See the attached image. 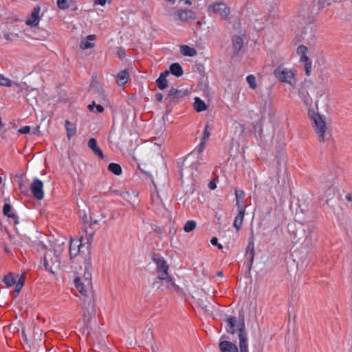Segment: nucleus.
<instances>
[{
	"label": "nucleus",
	"mask_w": 352,
	"mask_h": 352,
	"mask_svg": "<svg viewBox=\"0 0 352 352\" xmlns=\"http://www.w3.org/2000/svg\"><path fill=\"white\" fill-rule=\"evenodd\" d=\"M240 319L241 322L239 324L240 352H248L247 332L245 329L243 317ZM219 346L221 352H239L236 345L229 341H221Z\"/></svg>",
	"instance_id": "f257e3e1"
},
{
	"label": "nucleus",
	"mask_w": 352,
	"mask_h": 352,
	"mask_svg": "<svg viewBox=\"0 0 352 352\" xmlns=\"http://www.w3.org/2000/svg\"><path fill=\"white\" fill-rule=\"evenodd\" d=\"M152 258L157 265V278L161 280H166L173 287L175 291H179V287L175 283L173 278L168 275L169 266L165 259L155 253L153 254Z\"/></svg>",
	"instance_id": "f03ea898"
},
{
	"label": "nucleus",
	"mask_w": 352,
	"mask_h": 352,
	"mask_svg": "<svg viewBox=\"0 0 352 352\" xmlns=\"http://www.w3.org/2000/svg\"><path fill=\"white\" fill-rule=\"evenodd\" d=\"M309 113L313 123V126L318 136L320 142H324L325 140L329 139L331 134L329 131H327L326 122L322 116L314 111L312 113L309 111Z\"/></svg>",
	"instance_id": "7ed1b4c3"
},
{
	"label": "nucleus",
	"mask_w": 352,
	"mask_h": 352,
	"mask_svg": "<svg viewBox=\"0 0 352 352\" xmlns=\"http://www.w3.org/2000/svg\"><path fill=\"white\" fill-rule=\"evenodd\" d=\"M60 265V253L56 250H48L44 256V266L45 269L54 274V269H58Z\"/></svg>",
	"instance_id": "20e7f679"
},
{
	"label": "nucleus",
	"mask_w": 352,
	"mask_h": 352,
	"mask_svg": "<svg viewBox=\"0 0 352 352\" xmlns=\"http://www.w3.org/2000/svg\"><path fill=\"white\" fill-rule=\"evenodd\" d=\"M314 8H315L311 0H306L301 3L298 14L299 16L302 17L305 23H312L314 21L315 16L318 14L312 12L314 11Z\"/></svg>",
	"instance_id": "39448f33"
},
{
	"label": "nucleus",
	"mask_w": 352,
	"mask_h": 352,
	"mask_svg": "<svg viewBox=\"0 0 352 352\" xmlns=\"http://www.w3.org/2000/svg\"><path fill=\"white\" fill-rule=\"evenodd\" d=\"M74 283L78 291L84 296H86L87 289H90L92 285L91 274L87 267H85L83 276L76 277Z\"/></svg>",
	"instance_id": "423d86ee"
},
{
	"label": "nucleus",
	"mask_w": 352,
	"mask_h": 352,
	"mask_svg": "<svg viewBox=\"0 0 352 352\" xmlns=\"http://www.w3.org/2000/svg\"><path fill=\"white\" fill-rule=\"evenodd\" d=\"M274 74L280 82H287L292 86H294L296 82L294 73L292 70L283 68L282 66H279L275 69Z\"/></svg>",
	"instance_id": "0eeeda50"
},
{
	"label": "nucleus",
	"mask_w": 352,
	"mask_h": 352,
	"mask_svg": "<svg viewBox=\"0 0 352 352\" xmlns=\"http://www.w3.org/2000/svg\"><path fill=\"white\" fill-rule=\"evenodd\" d=\"M241 317H243V321L245 322V316L243 312L239 313L238 319L233 316H229L226 318V330L228 333L234 334L236 332H238V336L239 337V324H240V318ZM244 324L245 325V322Z\"/></svg>",
	"instance_id": "6e6552de"
},
{
	"label": "nucleus",
	"mask_w": 352,
	"mask_h": 352,
	"mask_svg": "<svg viewBox=\"0 0 352 352\" xmlns=\"http://www.w3.org/2000/svg\"><path fill=\"white\" fill-rule=\"evenodd\" d=\"M208 11L219 14L222 19H227L230 14V8L224 2H216L208 6Z\"/></svg>",
	"instance_id": "1a4fd4ad"
},
{
	"label": "nucleus",
	"mask_w": 352,
	"mask_h": 352,
	"mask_svg": "<svg viewBox=\"0 0 352 352\" xmlns=\"http://www.w3.org/2000/svg\"><path fill=\"white\" fill-rule=\"evenodd\" d=\"M43 183L38 179L35 178L30 185V190L34 198L41 200L44 197Z\"/></svg>",
	"instance_id": "9d476101"
},
{
	"label": "nucleus",
	"mask_w": 352,
	"mask_h": 352,
	"mask_svg": "<svg viewBox=\"0 0 352 352\" xmlns=\"http://www.w3.org/2000/svg\"><path fill=\"white\" fill-rule=\"evenodd\" d=\"M186 96V92L175 88H171L166 98L169 104L177 103L179 100Z\"/></svg>",
	"instance_id": "9b49d317"
},
{
	"label": "nucleus",
	"mask_w": 352,
	"mask_h": 352,
	"mask_svg": "<svg viewBox=\"0 0 352 352\" xmlns=\"http://www.w3.org/2000/svg\"><path fill=\"white\" fill-rule=\"evenodd\" d=\"M41 12L40 6H37L34 8L32 11L31 15L26 21V24L30 26L35 27L40 21L39 13Z\"/></svg>",
	"instance_id": "f8f14e48"
},
{
	"label": "nucleus",
	"mask_w": 352,
	"mask_h": 352,
	"mask_svg": "<svg viewBox=\"0 0 352 352\" xmlns=\"http://www.w3.org/2000/svg\"><path fill=\"white\" fill-rule=\"evenodd\" d=\"M88 147L93 151V153L97 155L100 159H104V156L102 150L99 148L97 144V141L95 138H91L89 140L87 143Z\"/></svg>",
	"instance_id": "ddd939ff"
},
{
	"label": "nucleus",
	"mask_w": 352,
	"mask_h": 352,
	"mask_svg": "<svg viewBox=\"0 0 352 352\" xmlns=\"http://www.w3.org/2000/svg\"><path fill=\"white\" fill-rule=\"evenodd\" d=\"M81 244L82 243L78 240H71L69 245V255L71 259H72L79 254L80 247Z\"/></svg>",
	"instance_id": "4468645a"
},
{
	"label": "nucleus",
	"mask_w": 352,
	"mask_h": 352,
	"mask_svg": "<svg viewBox=\"0 0 352 352\" xmlns=\"http://www.w3.org/2000/svg\"><path fill=\"white\" fill-rule=\"evenodd\" d=\"M129 79V73L127 69L120 72L116 76V82L119 86H124Z\"/></svg>",
	"instance_id": "2eb2a0df"
},
{
	"label": "nucleus",
	"mask_w": 352,
	"mask_h": 352,
	"mask_svg": "<svg viewBox=\"0 0 352 352\" xmlns=\"http://www.w3.org/2000/svg\"><path fill=\"white\" fill-rule=\"evenodd\" d=\"M236 205L238 209H245L246 206L244 205L245 192L243 190H235Z\"/></svg>",
	"instance_id": "dca6fc26"
},
{
	"label": "nucleus",
	"mask_w": 352,
	"mask_h": 352,
	"mask_svg": "<svg viewBox=\"0 0 352 352\" xmlns=\"http://www.w3.org/2000/svg\"><path fill=\"white\" fill-rule=\"evenodd\" d=\"M233 53L236 55L242 50L243 47V41L239 36H234L232 37Z\"/></svg>",
	"instance_id": "f3484780"
},
{
	"label": "nucleus",
	"mask_w": 352,
	"mask_h": 352,
	"mask_svg": "<svg viewBox=\"0 0 352 352\" xmlns=\"http://www.w3.org/2000/svg\"><path fill=\"white\" fill-rule=\"evenodd\" d=\"M245 213V209H238V213L236 216L233 226L236 228V231L240 230L243 224V218Z\"/></svg>",
	"instance_id": "a211bd4d"
},
{
	"label": "nucleus",
	"mask_w": 352,
	"mask_h": 352,
	"mask_svg": "<svg viewBox=\"0 0 352 352\" xmlns=\"http://www.w3.org/2000/svg\"><path fill=\"white\" fill-rule=\"evenodd\" d=\"M179 18L183 21H188L189 20L195 19V12L191 10H181L178 13Z\"/></svg>",
	"instance_id": "6ab92c4d"
},
{
	"label": "nucleus",
	"mask_w": 352,
	"mask_h": 352,
	"mask_svg": "<svg viewBox=\"0 0 352 352\" xmlns=\"http://www.w3.org/2000/svg\"><path fill=\"white\" fill-rule=\"evenodd\" d=\"M12 207L10 204H5L3 207V213L8 218L12 219L15 223H18V217L15 213L12 212Z\"/></svg>",
	"instance_id": "aec40b11"
},
{
	"label": "nucleus",
	"mask_w": 352,
	"mask_h": 352,
	"mask_svg": "<svg viewBox=\"0 0 352 352\" xmlns=\"http://www.w3.org/2000/svg\"><path fill=\"white\" fill-rule=\"evenodd\" d=\"M65 129L67 131V136L69 140L72 136H74L76 133V124L72 123L69 120H65Z\"/></svg>",
	"instance_id": "412c9836"
},
{
	"label": "nucleus",
	"mask_w": 352,
	"mask_h": 352,
	"mask_svg": "<svg viewBox=\"0 0 352 352\" xmlns=\"http://www.w3.org/2000/svg\"><path fill=\"white\" fill-rule=\"evenodd\" d=\"M169 69L170 73L177 77L182 76L184 73L182 66L177 63L171 64Z\"/></svg>",
	"instance_id": "4be33fe9"
},
{
	"label": "nucleus",
	"mask_w": 352,
	"mask_h": 352,
	"mask_svg": "<svg viewBox=\"0 0 352 352\" xmlns=\"http://www.w3.org/2000/svg\"><path fill=\"white\" fill-rule=\"evenodd\" d=\"M106 216L103 214H96L94 212H91L90 213V225L94 226L95 224H98L99 222H100L102 220H103Z\"/></svg>",
	"instance_id": "5701e85b"
},
{
	"label": "nucleus",
	"mask_w": 352,
	"mask_h": 352,
	"mask_svg": "<svg viewBox=\"0 0 352 352\" xmlns=\"http://www.w3.org/2000/svg\"><path fill=\"white\" fill-rule=\"evenodd\" d=\"M180 52L184 56H188L190 57L195 56L197 54V50L195 48L190 47L188 45H182Z\"/></svg>",
	"instance_id": "b1692460"
},
{
	"label": "nucleus",
	"mask_w": 352,
	"mask_h": 352,
	"mask_svg": "<svg viewBox=\"0 0 352 352\" xmlns=\"http://www.w3.org/2000/svg\"><path fill=\"white\" fill-rule=\"evenodd\" d=\"M194 108L197 112L205 111L207 109V105L205 102L198 97L195 98Z\"/></svg>",
	"instance_id": "393cba45"
},
{
	"label": "nucleus",
	"mask_w": 352,
	"mask_h": 352,
	"mask_svg": "<svg viewBox=\"0 0 352 352\" xmlns=\"http://www.w3.org/2000/svg\"><path fill=\"white\" fill-rule=\"evenodd\" d=\"M300 94L303 99V102L307 107H311L313 100L312 98L309 96L308 93L304 89L300 91Z\"/></svg>",
	"instance_id": "a878e982"
},
{
	"label": "nucleus",
	"mask_w": 352,
	"mask_h": 352,
	"mask_svg": "<svg viewBox=\"0 0 352 352\" xmlns=\"http://www.w3.org/2000/svg\"><path fill=\"white\" fill-rule=\"evenodd\" d=\"M3 283L7 287H12L16 283V279L12 273H8L3 279Z\"/></svg>",
	"instance_id": "bb28decb"
},
{
	"label": "nucleus",
	"mask_w": 352,
	"mask_h": 352,
	"mask_svg": "<svg viewBox=\"0 0 352 352\" xmlns=\"http://www.w3.org/2000/svg\"><path fill=\"white\" fill-rule=\"evenodd\" d=\"M311 1L315 8H314V11L312 12L314 13H318L326 4L325 0H311Z\"/></svg>",
	"instance_id": "cd10ccee"
},
{
	"label": "nucleus",
	"mask_w": 352,
	"mask_h": 352,
	"mask_svg": "<svg viewBox=\"0 0 352 352\" xmlns=\"http://www.w3.org/2000/svg\"><path fill=\"white\" fill-rule=\"evenodd\" d=\"M108 170L116 175H120L122 173V168L117 163H110L108 166Z\"/></svg>",
	"instance_id": "c85d7f7f"
},
{
	"label": "nucleus",
	"mask_w": 352,
	"mask_h": 352,
	"mask_svg": "<svg viewBox=\"0 0 352 352\" xmlns=\"http://www.w3.org/2000/svg\"><path fill=\"white\" fill-rule=\"evenodd\" d=\"M245 256L247 260L252 256H254V245L253 242H249L248 244Z\"/></svg>",
	"instance_id": "c756f323"
},
{
	"label": "nucleus",
	"mask_w": 352,
	"mask_h": 352,
	"mask_svg": "<svg viewBox=\"0 0 352 352\" xmlns=\"http://www.w3.org/2000/svg\"><path fill=\"white\" fill-rule=\"evenodd\" d=\"M157 86L160 89H164L168 87V80L164 76H159L156 80Z\"/></svg>",
	"instance_id": "7c9ffc66"
},
{
	"label": "nucleus",
	"mask_w": 352,
	"mask_h": 352,
	"mask_svg": "<svg viewBox=\"0 0 352 352\" xmlns=\"http://www.w3.org/2000/svg\"><path fill=\"white\" fill-rule=\"evenodd\" d=\"M196 226H197V223L195 221H192V220L188 221H186V223H185V225L184 226V230L186 232H190L192 231L193 230H195V228H196Z\"/></svg>",
	"instance_id": "2f4dec72"
},
{
	"label": "nucleus",
	"mask_w": 352,
	"mask_h": 352,
	"mask_svg": "<svg viewBox=\"0 0 352 352\" xmlns=\"http://www.w3.org/2000/svg\"><path fill=\"white\" fill-rule=\"evenodd\" d=\"M246 80L250 87L252 89H255L257 87L255 76L252 74L248 75L246 77Z\"/></svg>",
	"instance_id": "473e14b6"
},
{
	"label": "nucleus",
	"mask_w": 352,
	"mask_h": 352,
	"mask_svg": "<svg viewBox=\"0 0 352 352\" xmlns=\"http://www.w3.org/2000/svg\"><path fill=\"white\" fill-rule=\"evenodd\" d=\"M57 6L60 10L68 9L70 6L68 0H58Z\"/></svg>",
	"instance_id": "72a5a7b5"
},
{
	"label": "nucleus",
	"mask_w": 352,
	"mask_h": 352,
	"mask_svg": "<svg viewBox=\"0 0 352 352\" xmlns=\"http://www.w3.org/2000/svg\"><path fill=\"white\" fill-rule=\"evenodd\" d=\"M0 85L4 87H11L12 81L9 78L0 75Z\"/></svg>",
	"instance_id": "f704fd0d"
},
{
	"label": "nucleus",
	"mask_w": 352,
	"mask_h": 352,
	"mask_svg": "<svg viewBox=\"0 0 352 352\" xmlns=\"http://www.w3.org/2000/svg\"><path fill=\"white\" fill-rule=\"evenodd\" d=\"M254 256H252L247 260V262L245 263L247 268V274L248 276L250 275V272L252 269V266L254 262Z\"/></svg>",
	"instance_id": "c9c22d12"
},
{
	"label": "nucleus",
	"mask_w": 352,
	"mask_h": 352,
	"mask_svg": "<svg viewBox=\"0 0 352 352\" xmlns=\"http://www.w3.org/2000/svg\"><path fill=\"white\" fill-rule=\"evenodd\" d=\"M94 45L90 43L89 41H82L80 44V47L82 50L92 48Z\"/></svg>",
	"instance_id": "e433bc0d"
},
{
	"label": "nucleus",
	"mask_w": 352,
	"mask_h": 352,
	"mask_svg": "<svg viewBox=\"0 0 352 352\" xmlns=\"http://www.w3.org/2000/svg\"><path fill=\"white\" fill-rule=\"evenodd\" d=\"M312 63L311 60L304 63V67L305 70V74L309 76L311 74Z\"/></svg>",
	"instance_id": "4c0bfd02"
},
{
	"label": "nucleus",
	"mask_w": 352,
	"mask_h": 352,
	"mask_svg": "<svg viewBox=\"0 0 352 352\" xmlns=\"http://www.w3.org/2000/svg\"><path fill=\"white\" fill-rule=\"evenodd\" d=\"M19 188L21 193L24 195H28V190L27 186L23 184V182L22 179L19 180Z\"/></svg>",
	"instance_id": "58836bf2"
},
{
	"label": "nucleus",
	"mask_w": 352,
	"mask_h": 352,
	"mask_svg": "<svg viewBox=\"0 0 352 352\" xmlns=\"http://www.w3.org/2000/svg\"><path fill=\"white\" fill-rule=\"evenodd\" d=\"M307 50H308V48L306 46L301 45H299L297 48V54L300 56L306 54L307 52Z\"/></svg>",
	"instance_id": "ea45409f"
},
{
	"label": "nucleus",
	"mask_w": 352,
	"mask_h": 352,
	"mask_svg": "<svg viewBox=\"0 0 352 352\" xmlns=\"http://www.w3.org/2000/svg\"><path fill=\"white\" fill-rule=\"evenodd\" d=\"M206 142L204 140H201L200 144L197 146L196 150L199 154H201L206 147Z\"/></svg>",
	"instance_id": "a19ab883"
},
{
	"label": "nucleus",
	"mask_w": 352,
	"mask_h": 352,
	"mask_svg": "<svg viewBox=\"0 0 352 352\" xmlns=\"http://www.w3.org/2000/svg\"><path fill=\"white\" fill-rule=\"evenodd\" d=\"M15 289L14 291L12 292V295L14 298H16L19 294L20 293L22 287H23V285H20L19 284H16L15 283Z\"/></svg>",
	"instance_id": "79ce46f5"
},
{
	"label": "nucleus",
	"mask_w": 352,
	"mask_h": 352,
	"mask_svg": "<svg viewBox=\"0 0 352 352\" xmlns=\"http://www.w3.org/2000/svg\"><path fill=\"white\" fill-rule=\"evenodd\" d=\"M210 131H208V125L206 124L205 126V129H204V135H203L201 140H204L205 141H207L210 137Z\"/></svg>",
	"instance_id": "37998d69"
},
{
	"label": "nucleus",
	"mask_w": 352,
	"mask_h": 352,
	"mask_svg": "<svg viewBox=\"0 0 352 352\" xmlns=\"http://www.w3.org/2000/svg\"><path fill=\"white\" fill-rule=\"evenodd\" d=\"M19 133H21V134H27V133H29L30 131V126H23V127H21L19 129Z\"/></svg>",
	"instance_id": "c03bdc74"
},
{
	"label": "nucleus",
	"mask_w": 352,
	"mask_h": 352,
	"mask_svg": "<svg viewBox=\"0 0 352 352\" xmlns=\"http://www.w3.org/2000/svg\"><path fill=\"white\" fill-rule=\"evenodd\" d=\"M210 242L213 245H217L218 249H223V245L221 244L218 243V239L217 237H212L210 240Z\"/></svg>",
	"instance_id": "a18cd8bd"
},
{
	"label": "nucleus",
	"mask_w": 352,
	"mask_h": 352,
	"mask_svg": "<svg viewBox=\"0 0 352 352\" xmlns=\"http://www.w3.org/2000/svg\"><path fill=\"white\" fill-rule=\"evenodd\" d=\"M202 160H203L202 157H198L197 161L195 163H193V164H192V166H193L196 170H197V167H198V166H200L201 164H203Z\"/></svg>",
	"instance_id": "49530a36"
},
{
	"label": "nucleus",
	"mask_w": 352,
	"mask_h": 352,
	"mask_svg": "<svg viewBox=\"0 0 352 352\" xmlns=\"http://www.w3.org/2000/svg\"><path fill=\"white\" fill-rule=\"evenodd\" d=\"M25 279V274H23L19 277V278L18 279L17 281L16 280V283L23 286Z\"/></svg>",
	"instance_id": "de8ad7c7"
},
{
	"label": "nucleus",
	"mask_w": 352,
	"mask_h": 352,
	"mask_svg": "<svg viewBox=\"0 0 352 352\" xmlns=\"http://www.w3.org/2000/svg\"><path fill=\"white\" fill-rule=\"evenodd\" d=\"M89 313L88 311H85L83 314V322L87 324L89 320Z\"/></svg>",
	"instance_id": "09e8293b"
},
{
	"label": "nucleus",
	"mask_w": 352,
	"mask_h": 352,
	"mask_svg": "<svg viewBox=\"0 0 352 352\" xmlns=\"http://www.w3.org/2000/svg\"><path fill=\"white\" fill-rule=\"evenodd\" d=\"M96 92L103 100L105 99V96H104V91L102 89H100V88L97 89Z\"/></svg>",
	"instance_id": "8fccbe9b"
},
{
	"label": "nucleus",
	"mask_w": 352,
	"mask_h": 352,
	"mask_svg": "<svg viewBox=\"0 0 352 352\" xmlns=\"http://www.w3.org/2000/svg\"><path fill=\"white\" fill-rule=\"evenodd\" d=\"M311 60L309 59V58L307 56V54H303V55H300V61L302 63H306V62H308Z\"/></svg>",
	"instance_id": "3c124183"
},
{
	"label": "nucleus",
	"mask_w": 352,
	"mask_h": 352,
	"mask_svg": "<svg viewBox=\"0 0 352 352\" xmlns=\"http://www.w3.org/2000/svg\"><path fill=\"white\" fill-rule=\"evenodd\" d=\"M120 197H122L124 199H126L127 197L129 196V193L127 191H122L120 193H118Z\"/></svg>",
	"instance_id": "603ef678"
},
{
	"label": "nucleus",
	"mask_w": 352,
	"mask_h": 352,
	"mask_svg": "<svg viewBox=\"0 0 352 352\" xmlns=\"http://www.w3.org/2000/svg\"><path fill=\"white\" fill-rule=\"evenodd\" d=\"M208 187L211 189V190H214L215 188H216V183H215V181L214 180H212L210 182L209 184H208Z\"/></svg>",
	"instance_id": "864d4df0"
},
{
	"label": "nucleus",
	"mask_w": 352,
	"mask_h": 352,
	"mask_svg": "<svg viewBox=\"0 0 352 352\" xmlns=\"http://www.w3.org/2000/svg\"><path fill=\"white\" fill-rule=\"evenodd\" d=\"M162 98H163V96L162 94L160 93H157L155 94V99L158 102H161L162 100Z\"/></svg>",
	"instance_id": "5fc2aeb1"
},
{
	"label": "nucleus",
	"mask_w": 352,
	"mask_h": 352,
	"mask_svg": "<svg viewBox=\"0 0 352 352\" xmlns=\"http://www.w3.org/2000/svg\"><path fill=\"white\" fill-rule=\"evenodd\" d=\"M96 108V110L98 113H102L104 111V108L102 105L100 104H96L95 105Z\"/></svg>",
	"instance_id": "6e6d98bb"
},
{
	"label": "nucleus",
	"mask_w": 352,
	"mask_h": 352,
	"mask_svg": "<svg viewBox=\"0 0 352 352\" xmlns=\"http://www.w3.org/2000/svg\"><path fill=\"white\" fill-rule=\"evenodd\" d=\"M170 73V69L166 70L164 72L161 73L160 76H164V78H166V77L169 75Z\"/></svg>",
	"instance_id": "4d7b16f0"
},
{
	"label": "nucleus",
	"mask_w": 352,
	"mask_h": 352,
	"mask_svg": "<svg viewBox=\"0 0 352 352\" xmlns=\"http://www.w3.org/2000/svg\"><path fill=\"white\" fill-rule=\"evenodd\" d=\"M95 3L99 4L100 6H104L106 3V0H96Z\"/></svg>",
	"instance_id": "13d9d810"
},
{
	"label": "nucleus",
	"mask_w": 352,
	"mask_h": 352,
	"mask_svg": "<svg viewBox=\"0 0 352 352\" xmlns=\"http://www.w3.org/2000/svg\"><path fill=\"white\" fill-rule=\"evenodd\" d=\"M346 199L349 202H352V195L351 193H348L346 195Z\"/></svg>",
	"instance_id": "bf43d9fd"
},
{
	"label": "nucleus",
	"mask_w": 352,
	"mask_h": 352,
	"mask_svg": "<svg viewBox=\"0 0 352 352\" xmlns=\"http://www.w3.org/2000/svg\"><path fill=\"white\" fill-rule=\"evenodd\" d=\"M95 38H96V36H95V35H94V34L89 35V36H87V41H94V40H95Z\"/></svg>",
	"instance_id": "052dcab7"
},
{
	"label": "nucleus",
	"mask_w": 352,
	"mask_h": 352,
	"mask_svg": "<svg viewBox=\"0 0 352 352\" xmlns=\"http://www.w3.org/2000/svg\"><path fill=\"white\" fill-rule=\"evenodd\" d=\"M95 105H96L95 102H93L91 104H89V105L88 106V109H89L90 111H93V109H94V107H95Z\"/></svg>",
	"instance_id": "680f3d73"
},
{
	"label": "nucleus",
	"mask_w": 352,
	"mask_h": 352,
	"mask_svg": "<svg viewBox=\"0 0 352 352\" xmlns=\"http://www.w3.org/2000/svg\"><path fill=\"white\" fill-rule=\"evenodd\" d=\"M184 3L186 4V5H191V1L190 0H184Z\"/></svg>",
	"instance_id": "e2e57ef3"
},
{
	"label": "nucleus",
	"mask_w": 352,
	"mask_h": 352,
	"mask_svg": "<svg viewBox=\"0 0 352 352\" xmlns=\"http://www.w3.org/2000/svg\"><path fill=\"white\" fill-rule=\"evenodd\" d=\"M217 275L218 276H223V272L221 271H219L217 273Z\"/></svg>",
	"instance_id": "0e129e2a"
},
{
	"label": "nucleus",
	"mask_w": 352,
	"mask_h": 352,
	"mask_svg": "<svg viewBox=\"0 0 352 352\" xmlns=\"http://www.w3.org/2000/svg\"><path fill=\"white\" fill-rule=\"evenodd\" d=\"M202 309L205 311V312H208V310L206 309V307H202Z\"/></svg>",
	"instance_id": "69168bd1"
},
{
	"label": "nucleus",
	"mask_w": 352,
	"mask_h": 352,
	"mask_svg": "<svg viewBox=\"0 0 352 352\" xmlns=\"http://www.w3.org/2000/svg\"><path fill=\"white\" fill-rule=\"evenodd\" d=\"M2 126H3V124H2V121H1V118L0 117V129L1 128Z\"/></svg>",
	"instance_id": "338daca9"
},
{
	"label": "nucleus",
	"mask_w": 352,
	"mask_h": 352,
	"mask_svg": "<svg viewBox=\"0 0 352 352\" xmlns=\"http://www.w3.org/2000/svg\"><path fill=\"white\" fill-rule=\"evenodd\" d=\"M118 55L120 58H122V53H118Z\"/></svg>",
	"instance_id": "774afa93"
}]
</instances>
